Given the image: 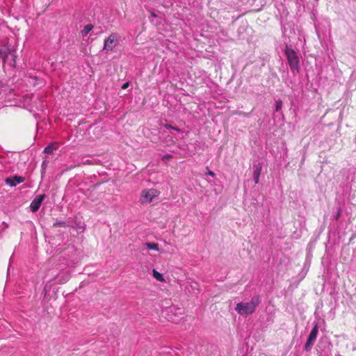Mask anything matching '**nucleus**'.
Here are the masks:
<instances>
[{"label": "nucleus", "instance_id": "obj_7", "mask_svg": "<svg viewBox=\"0 0 356 356\" xmlns=\"http://www.w3.org/2000/svg\"><path fill=\"white\" fill-rule=\"evenodd\" d=\"M122 37L116 33H111L107 38L104 41V44H112L122 42Z\"/></svg>", "mask_w": 356, "mask_h": 356}, {"label": "nucleus", "instance_id": "obj_23", "mask_svg": "<svg viewBox=\"0 0 356 356\" xmlns=\"http://www.w3.org/2000/svg\"><path fill=\"white\" fill-rule=\"evenodd\" d=\"M107 47H108V46H106V45H104V48H103V49H107ZM108 47H110L111 46H108Z\"/></svg>", "mask_w": 356, "mask_h": 356}, {"label": "nucleus", "instance_id": "obj_4", "mask_svg": "<svg viewBox=\"0 0 356 356\" xmlns=\"http://www.w3.org/2000/svg\"><path fill=\"white\" fill-rule=\"evenodd\" d=\"M16 56L9 49L8 46H0V59L2 60L3 63H8L11 67H14L15 65Z\"/></svg>", "mask_w": 356, "mask_h": 356}, {"label": "nucleus", "instance_id": "obj_19", "mask_svg": "<svg viewBox=\"0 0 356 356\" xmlns=\"http://www.w3.org/2000/svg\"><path fill=\"white\" fill-rule=\"evenodd\" d=\"M129 83L128 82H126L124 83L122 86V89H126L129 87Z\"/></svg>", "mask_w": 356, "mask_h": 356}, {"label": "nucleus", "instance_id": "obj_21", "mask_svg": "<svg viewBox=\"0 0 356 356\" xmlns=\"http://www.w3.org/2000/svg\"><path fill=\"white\" fill-rule=\"evenodd\" d=\"M42 167L43 169L46 168V167H47V161H43L42 164Z\"/></svg>", "mask_w": 356, "mask_h": 356}, {"label": "nucleus", "instance_id": "obj_22", "mask_svg": "<svg viewBox=\"0 0 356 356\" xmlns=\"http://www.w3.org/2000/svg\"><path fill=\"white\" fill-rule=\"evenodd\" d=\"M151 16H152V17H157V15H156L155 14V13H154V12H152V13H151Z\"/></svg>", "mask_w": 356, "mask_h": 356}, {"label": "nucleus", "instance_id": "obj_3", "mask_svg": "<svg viewBox=\"0 0 356 356\" xmlns=\"http://www.w3.org/2000/svg\"><path fill=\"white\" fill-rule=\"evenodd\" d=\"M160 191L156 188H147L141 191L139 201L143 204H149L154 198L160 195Z\"/></svg>", "mask_w": 356, "mask_h": 356}, {"label": "nucleus", "instance_id": "obj_17", "mask_svg": "<svg viewBox=\"0 0 356 356\" xmlns=\"http://www.w3.org/2000/svg\"><path fill=\"white\" fill-rule=\"evenodd\" d=\"M172 157V156L170 154H165L162 156V159L165 161H168V160L171 159Z\"/></svg>", "mask_w": 356, "mask_h": 356}, {"label": "nucleus", "instance_id": "obj_20", "mask_svg": "<svg viewBox=\"0 0 356 356\" xmlns=\"http://www.w3.org/2000/svg\"><path fill=\"white\" fill-rule=\"evenodd\" d=\"M207 174L210 175V176H211V177H214L215 176V173L213 171H211V170H209Z\"/></svg>", "mask_w": 356, "mask_h": 356}, {"label": "nucleus", "instance_id": "obj_18", "mask_svg": "<svg viewBox=\"0 0 356 356\" xmlns=\"http://www.w3.org/2000/svg\"><path fill=\"white\" fill-rule=\"evenodd\" d=\"M165 127L166 129H175V130H177V131H178V130H179L178 129H177V128H175V127H172V126H171V125H170V124H165Z\"/></svg>", "mask_w": 356, "mask_h": 356}, {"label": "nucleus", "instance_id": "obj_14", "mask_svg": "<svg viewBox=\"0 0 356 356\" xmlns=\"http://www.w3.org/2000/svg\"><path fill=\"white\" fill-rule=\"evenodd\" d=\"M144 245L148 249V250H153L155 251H159V245L155 243H145Z\"/></svg>", "mask_w": 356, "mask_h": 356}, {"label": "nucleus", "instance_id": "obj_12", "mask_svg": "<svg viewBox=\"0 0 356 356\" xmlns=\"http://www.w3.org/2000/svg\"><path fill=\"white\" fill-rule=\"evenodd\" d=\"M93 29V25L91 24H88L84 26V28L81 30V33L83 37L86 36Z\"/></svg>", "mask_w": 356, "mask_h": 356}, {"label": "nucleus", "instance_id": "obj_16", "mask_svg": "<svg viewBox=\"0 0 356 356\" xmlns=\"http://www.w3.org/2000/svg\"><path fill=\"white\" fill-rule=\"evenodd\" d=\"M282 107V100H277L276 102V105H275V110L276 111H279Z\"/></svg>", "mask_w": 356, "mask_h": 356}, {"label": "nucleus", "instance_id": "obj_13", "mask_svg": "<svg viewBox=\"0 0 356 356\" xmlns=\"http://www.w3.org/2000/svg\"><path fill=\"white\" fill-rule=\"evenodd\" d=\"M152 275L154 279H156L157 281L159 282H165V280L163 278V276L161 273L156 270L155 269H153L152 270Z\"/></svg>", "mask_w": 356, "mask_h": 356}, {"label": "nucleus", "instance_id": "obj_10", "mask_svg": "<svg viewBox=\"0 0 356 356\" xmlns=\"http://www.w3.org/2000/svg\"><path fill=\"white\" fill-rule=\"evenodd\" d=\"M70 275L68 271H60L58 275V283L59 284L65 283L70 279Z\"/></svg>", "mask_w": 356, "mask_h": 356}, {"label": "nucleus", "instance_id": "obj_2", "mask_svg": "<svg viewBox=\"0 0 356 356\" xmlns=\"http://www.w3.org/2000/svg\"><path fill=\"white\" fill-rule=\"evenodd\" d=\"M284 51L293 74H296L299 73L300 58L297 52L291 48V46H286Z\"/></svg>", "mask_w": 356, "mask_h": 356}, {"label": "nucleus", "instance_id": "obj_9", "mask_svg": "<svg viewBox=\"0 0 356 356\" xmlns=\"http://www.w3.org/2000/svg\"><path fill=\"white\" fill-rule=\"evenodd\" d=\"M262 166L261 163L253 167V178L255 184H258L259 181V177L261 172Z\"/></svg>", "mask_w": 356, "mask_h": 356}, {"label": "nucleus", "instance_id": "obj_1", "mask_svg": "<svg viewBox=\"0 0 356 356\" xmlns=\"http://www.w3.org/2000/svg\"><path fill=\"white\" fill-rule=\"evenodd\" d=\"M260 303V298L258 296H254L248 302H239L235 307L236 312L242 316H247L254 313L257 307Z\"/></svg>", "mask_w": 356, "mask_h": 356}, {"label": "nucleus", "instance_id": "obj_8", "mask_svg": "<svg viewBox=\"0 0 356 356\" xmlns=\"http://www.w3.org/2000/svg\"><path fill=\"white\" fill-rule=\"evenodd\" d=\"M24 180H25L24 177H23L22 176L15 175L13 177L6 178L5 180V182L7 185H8L11 187H13V186H17L19 184L24 182Z\"/></svg>", "mask_w": 356, "mask_h": 356}, {"label": "nucleus", "instance_id": "obj_24", "mask_svg": "<svg viewBox=\"0 0 356 356\" xmlns=\"http://www.w3.org/2000/svg\"><path fill=\"white\" fill-rule=\"evenodd\" d=\"M339 217V213H338V214H337L336 218L337 219Z\"/></svg>", "mask_w": 356, "mask_h": 356}, {"label": "nucleus", "instance_id": "obj_11", "mask_svg": "<svg viewBox=\"0 0 356 356\" xmlns=\"http://www.w3.org/2000/svg\"><path fill=\"white\" fill-rule=\"evenodd\" d=\"M58 147V143H53L48 145L44 149V152L47 154H51Z\"/></svg>", "mask_w": 356, "mask_h": 356}, {"label": "nucleus", "instance_id": "obj_5", "mask_svg": "<svg viewBox=\"0 0 356 356\" xmlns=\"http://www.w3.org/2000/svg\"><path fill=\"white\" fill-rule=\"evenodd\" d=\"M318 332V325H317V324H316L314 326V327L312 328V330L309 335V337L307 339V341L305 343V350L307 352L311 350L312 347L313 346V345L316 339Z\"/></svg>", "mask_w": 356, "mask_h": 356}, {"label": "nucleus", "instance_id": "obj_15", "mask_svg": "<svg viewBox=\"0 0 356 356\" xmlns=\"http://www.w3.org/2000/svg\"><path fill=\"white\" fill-rule=\"evenodd\" d=\"M66 222L64 221H56L54 223V227H65Z\"/></svg>", "mask_w": 356, "mask_h": 356}, {"label": "nucleus", "instance_id": "obj_6", "mask_svg": "<svg viewBox=\"0 0 356 356\" xmlns=\"http://www.w3.org/2000/svg\"><path fill=\"white\" fill-rule=\"evenodd\" d=\"M44 194L37 196L31 203L30 209L32 212H36L41 206L44 198Z\"/></svg>", "mask_w": 356, "mask_h": 356}]
</instances>
